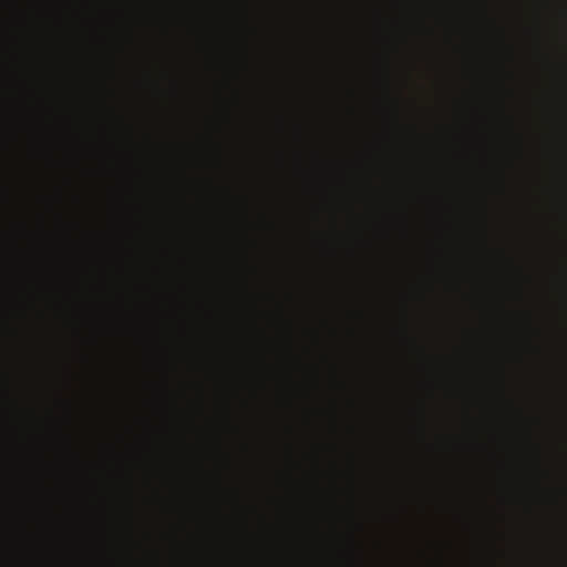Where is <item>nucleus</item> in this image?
Returning <instances> with one entry per match:
<instances>
[{
	"label": "nucleus",
	"instance_id": "1",
	"mask_svg": "<svg viewBox=\"0 0 567 567\" xmlns=\"http://www.w3.org/2000/svg\"><path fill=\"white\" fill-rule=\"evenodd\" d=\"M25 415H27V419H28V422H34L35 421V411L33 408H28L27 411H25Z\"/></svg>",
	"mask_w": 567,
	"mask_h": 567
},
{
	"label": "nucleus",
	"instance_id": "2",
	"mask_svg": "<svg viewBox=\"0 0 567 567\" xmlns=\"http://www.w3.org/2000/svg\"><path fill=\"white\" fill-rule=\"evenodd\" d=\"M33 308H34L33 300L28 301V303H27V310H29V309H33Z\"/></svg>",
	"mask_w": 567,
	"mask_h": 567
},
{
	"label": "nucleus",
	"instance_id": "3",
	"mask_svg": "<svg viewBox=\"0 0 567 567\" xmlns=\"http://www.w3.org/2000/svg\"><path fill=\"white\" fill-rule=\"evenodd\" d=\"M24 230H25V234H27L29 237H33V235L31 234V231H30V229H29V228H27V227H25V228H24Z\"/></svg>",
	"mask_w": 567,
	"mask_h": 567
}]
</instances>
